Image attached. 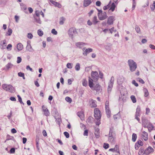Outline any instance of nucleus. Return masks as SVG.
Returning a JSON list of instances; mask_svg holds the SVG:
<instances>
[{
  "instance_id": "obj_1",
  "label": "nucleus",
  "mask_w": 155,
  "mask_h": 155,
  "mask_svg": "<svg viewBox=\"0 0 155 155\" xmlns=\"http://www.w3.org/2000/svg\"><path fill=\"white\" fill-rule=\"evenodd\" d=\"M128 63L130 71L131 72L135 71L137 67V63L133 60L131 59L128 60Z\"/></svg>"
},
{
  "instance_id": "obj_2",
  "label": "nucleus",
  "mask_w": 155,
  "mask_h": 155,
  "mask_svg": "<svg viewBox=\"0 0 155 155\" xmlns=\"http://www.w3.org/2000/svg\"><path fill=\"white\" fill-rule=\"evenodd\" d=\"M141 115V108L139 106H138L136 109L135 114V119L137 120L138 122L140 123V117Z\"/></svg>"
},
{
  "instance_id": "obj_3",
  "label": "nucleus",
  "mask_w": 155,
  "mask_h": 155,
  "mask_svg": "<svg viewBox=\"0 0 155 155\" xmlns=\"http://www.w3.org/2000/svg\"><path fill=\"white\" fill-rule=\"evenodd\" d=\"M117 0H114V2H113L111 4H109V11H111L112 12H114L115 10V8L117 9V6L118 4L117 2Z\"/></svg>"
},
{
  "instance_id": "obj_4",
  "label": "nucleus",
  "mask_w": 155,
  "mask_h": 155,
  "mask_svg": "<svg viewBox=\"0 0 155 155\" xmlns=\"http://www.w3.org/2000/svg\"><path fill=\"white\" fill-rule=\"evenodd\" d=\"M94 117L96 119H101V114L100 110L97 108H95L94 110Z\"/></svg>"
},
{
  "instance_id": "obj_5",
  "label": "nucleus",
  "mask_w": 155,
  "mask_h": 155,
  "mask_svg": "<svg viewBox=\"0 0 155 155\" xmlns=\"http://www.w3.org/2000/svg\"><path fill=\"white\" fill-rule=\"evenodd\" d=\"M2 88L4 90L12 92L13 90V87L11 85L4 84L2 85Z\"/></svg>"
},
{
  "instance_id": "obj_6",
  "label": "nucleus",
  "mask_w": 155,
  "mask_h": 155,
  "mask_svg": "<svg viewBox=\"0 0 155 155\" xmlns=\"http://www.w3.org/2000/svg\"><path fill=\"white\" fill-rule=\"evenodd\" d=\"M115 17L114 16H109L107 19V23L109 25L113 24L114 21L115 20Z\"/></svg>"
},
{
  "instance_id": "obj_7",
  "label": "nucleus",
  "mask_w": 155,
  "mask_h": 155,
  "mask_svg": "<svg viewBox=\"0 0 155 155\" xmlns=\"http://www.w3.org/2000/svg\"><path fill=\"white\" fill-rule=\"evenodd\" d=\"M98 16L99 19L101 20H104L107 17V14L105 12L99 13Z\"/></svg>"
},
{
  "instance_id": "obj_8",
  "label": "nucleus",
  "mask_w": 155,
  "mask_h": 155,
  "mask_svg": "<svg viewBox=\"0 0 155 155\" xmlns=\"http://www.w3.org/2000/svg\"><path fill=\"white\" fill-rule=\"evenodd\" d=\"M91 76L92 78L96 80H97L99 78L98 73L97 71H92L91 73Z\"/></svg>"
},
{
  "instance_id": "obj_9",
  "label": "nucleus",
  "mask_w": 155,
  "mask_h": 155,
  "mask_svg": "<svg viewBox=\"0 0 155 155\" xmlns=\"http://www.w3.org/2000/svg\"><path fill=\"white\" fill-rule=\"evenodd\" d=\"M82 50L84 51L83 54L85 56H87L88 53L91 52L93 51V49L91 48H88L85 49V48H84Z\"/></svg>"
},
{
  "instance_id": "obj_10",
  "label": "nucleus",
  "mask_w": 155,
  "mask_h": 155,
  "mask_svg": "<svg viewBox=\"0 0 155 155\" xmlns=\"http://www.w3.org/2000/svg\"><path fill=\"white\" fill-rule=\"evenodd\" d=\"M42 109L43 112L44 113V114L46 116H48L49 115L50 113L48 109L44 105L42 106Z\"/></svg>"
},
{
  "instance_id": "obj_11",
  "label": "nucleus",
  "mask_w": 155,
  "mask_h": 155,
  "mask_svg": "<svg viewBox=\"0 0 155 155\" xmlns=\"http://www.w3.org/2000/svg\"><path fill=\"white\" fill-rule=\"evenodd\" d=\"M49 1L50 2H51L53 5H54L55 7H57L59 8H61L62 7L61 4H60L58 2H56L52 0H50Z\"/></svg>"
},
{
  "instance_id": "obj_12",
  "label": "nucleus",
  "mask_w": 155,
  "mask_h": 155,
  "mask_svg": "<svg viewBox=\"0 0 155 155\" xmlns=\"http://www.w3.org/2000/svg\"><path fill=\"white\" fill-rule=\"evenodd\" d=\"M92 2L91 0H84L83 6L84 7H87Z\"/></svg>"
},
{
  "instance_id": "obj_13",
  "label": "nucleus",
  "mask_w": 155,
  "mask_h": 155,
  "mask_svg": "<svg viewBox=\"0 0 155 155\" xmlns=\"http://www.w3.org/2000/svg\"><path fill=\"white\" fill-rule=\"evenodd\" d=\"M153 149L150 146L148 147L145 151L146 153L147 154H149L153 153Z\"/></svg>"
},
{
  "instance_id": "obj_14",
  "label": "nucleus",
  "mask_w": 155,
  "mask_h": 155,
  "mask_svg": "<svg viewBox=\"0 0 155 155\" xmlns=\"http://www.w3.org/2000/svg\"><path fill=\"white\" fill-rule=\"evenodd\" d=\"M88 85L90 87L93 89L94 87L93 80L91 78L89 77L88 80Z\"/></svg>"
},
{
  "instance_id": "obj_15",
  "label": "nucleus",
  "mask_w": 155,
  "mask_h": 155,
  "mask_svg": "<svg viewBox=\"0 0 155 155\" xmlns=\"http://www.w3.org/2000/svg\"><path fill=\"white\" fill-rule=\"evenodd\" d=\"M90 105L92 107H96V101L93 99H91L90 101Z\"/></svg>"
},
{
  "instance_id": "obj_16",
  "label": "nucleus",
  "mask_w": 155,
  "mask_h": 155,
  "mask_svg": "<svg viewBox=\"0 0 155 155\" xmlns=\"http://www.w3.org/2000/svg\"><path fill=\"white\" fill-rule=\"evenodd\" d=\"M85 45L86 44L82 42L77 43L75 44L76 46L79 48H81Z\"/></svg>"
},
{
  "instance_id": "obj_17",
  "label": "nucleus",
  "mask_w": 155,
  "mask_h": 155,
  "mask_svg": "<svg viewBox=\"0 0 155 155\" xmlns=\"http://www.w3.org/2000/svg\"><path fill=\"white\" fill-rule=\"evenodd\" d=\"M101 86L98 84H96L94 86L93 88L94 90H96L97 91H99L101 89Z\"/></svg>"
},
{
  "instance_id": "obj_18",
  "label": "nucleus",
  "mask_w": 155,
  "mask_h": 155,
  "mask_svg": "<svg viewBox=\"0 0 155 155\" xmlns=\"http://www.w3.org/2000/svg\"><path fill=\"white\" fill-rule=\"evenodd\" d=\"M76 31L73 28H70L68 31V33L71 35H73V34L76 32Z\"/></svg>"
},
{
  "instance_id": "obj_19",
  "label": "nucleus",
  "mask_w": 155,
  "mask_h": 155,
  "mask_svg": "<svg viewBox=\"0 0 155 155\" xmlns=\"http://www.w3.org/2000/svg\"><path fill=\"white\" fill-rule=\"evenodd\" d=\"M143 138L144 140L146 141L148 139V134L145 131L143 132Z\"/></svg>"
},
{
  "instance_id": "obj_20",
  "label": "nucleus",
  "mask_w": 155,
  "mask_h": 155,
  "mask_svg": "<svg viewBox=\"0 0 155 155\" xmlns=\"http://www.w3.org/2000/svg\"><path fill=\"white\" fill-rule=\"evenodd\" d=\"M17 48L18 51H21L23 48V45L21 43H18L17 45Z\"/></svg>"
},
{
  "instance_id": "obj_21",
  "label": "nucleus",
  "mask_w": 155,
  "mask_h": 155,
  "mask_svg": "<svg viewBox=\"0 0 155 155\" xmlns=\"http://www.w3.org/2000/svg\"><path fill=\"white\" fill-rule=\"evenodd\" d=\"M99 129L98 128L96 129L95 131L94 134L96 138H98L99 136Z\"/></svg>"
},
{
  "instance_id": "obj_22",
  "label": "nucleus",
  "mask_w": 155,
  "mask_h": 155,
  "mask_svg": "<svg viewBox=\"0 0 155 155\" xmlns=\"http://www.w3.org/2000/svg\"><path fill=\"white\" fill-rule=\"evenodd\" d=\"M98 21L97 20V17L96 16H94L92 20V23L93 24L95 25L97 23Z\"/></svg>"
},
{
  "instance_id": "obj_23",
  "label": "nucleus",
  "mask_w": 155,
  "mask_h": 155,
  "mask_svg": "<svg viewBox=\"0 0 155 155\" xmlns=\"http://www.w3.org/2000/svg\"><path fill=\"white\" fill-rule=\"evenodd\" d=\"M113 84L112 83H109L108 87L107 90L108 92H110L111 91Z\"/></svg>"
},
{
  "instance_id": "obj_24",
  "label": "nucleus",
  "mask_w": 155,
  "mask_h": 155,
  "mask_svg": "<svg viewBox=\"0 0 155 155\" xmlns=\"http://www.w3.org/2000/svg\"><path fill=\"white\" fill-rule=\"evenodd\" d=\"M106 112L107 117L109 118L110 117L111 111L109 108L106 109Z\"/></svg>"
},
{
  "instance_id": "obj_25",
  "label": "nucleus",
  "mask_w": 155,
  "mask_h": 155,
  "mask_svg": "<svg viewBox=\"0 0 155 155\" xmlns=\"http://www.w3.org/2000/svg\"><path fill=\"white\" fill-rule=\"evenodd\" d=\"M82 83L84 86L86 87L87 86V81L86 79H84L82 80Z\"/></svg>"
},
{
  "instance_id": "obj_26",
  "label": "nucleus",
  "mask_w": 155,
  "mask_h": 155,
  "mask_svg": "<svg viewBox=\"0 0 155 155\" xmlns=\"http://www.w3.org/2000/svg\"><path fill=\"white\" fill-rule=\"evenodd\" d=\"M144 92V96L147 97L149 95V93L147 90L146 88H144L143 90Z\"/></svg>"
},
{
  "instance_id": "obj_27",
  "label": "nucleus",
  "mask_w": 155,
  "mask_h": 155,
  "mask_svg": "<svg viewBox=\"0 0 155 155\" xmlns=\"http://www.w3.org/2000/svg\"><path fill=\"white\" fill-rule=\"evenodd\" d=\"M137 138V135L136 134L133 133L132 134V140L133 142H135Z\"/></svg>"
},
{
  "instance_id": "obj_28",
  "label": "nucleus",
  "mask_w": 155,
  "mask_h": 155,
  "mask_svg": "<svg viewBox=\"0 0 155 155\" xmlns=\"http://www.w3.org/2000/svg\"><path fill=\"white\" fill-rule=\"evenodd\" d=\"M77 115L81 119H83L84 115L82 112H78L77 113Z\"/></svg>"
},
{
  "instance_id": "obj_29",
  "label": "nucleus",
  "mask_w": 155,
  "mask_h": 155,
  "mask_svg": "<svg viewBox=\"0 0 155 155\" xmlns=\"http://www.w3.org/2000/svg\"><path fill=\"white\" fill-rule=\"evenodd\" d=\"M26 49L29 51H32V48L30 44H28L26 47Z\"/></svg>"
},
{
  "instance_id": "obj_30",
  "label": "nucleus",
  "mask_w": 155,
  "mask_h": 155,
  "mask_svg": "<svg viewBox=\"0 0 155 155\" xmlns=\"http://www.w3.org/2000/svg\"><path fill=\"white\" fill-rule=\"evenodd\" d=\"M12 33V30L11 28H9L6 34V35H10Z\"/></svg>"
},
{
  "instance_id": "obj_31",
  "label": "nucleus",
  "mask_w": 155,
  "mask_h": 155,
  "mask_svg": "<svg viewBox=\"0 0 155 155\" xmlns=\"http://www.w3.org/2000/svg\"><path fill=\"white\" fill-rule=\"evenodd\" d=\"M18 75L19 77H22L23 79H25L24 74L21 72H19L18 73Z\"/></svg>"
},
{
  "instance_id": "obj_32",
  "label": "nucleus",
  "mask_w": 155,
  "mask_h": 155,
  "mask_svg": "<svg viewBox=\"0 0 155 155\" xmlns=\"http://www.w3.org/2000/svg\"><path fill=\"white\" fill-rule=\"evenodd\" d=\"M75 68L76 71L79 70L80 68V64L78 63H77L75 66Z\"/></svg>"
},
{
  "instance_id": "obj_33",
  "label": "nucleus",
  "mask_w": 155,
  "mask_h": 155,
  "mask_svg": "<svg viewBox=\"0 0 155 155\" xmlns=\"http://www.w3.org/2000/svg\"><path fill=\"white\" fill-rule=\"evenodd\" d=\"M65 20L64 18L63 17L61 18L60 19V21H59V23L60 25H62L64 23V22Z\"/></svg>"
},
{
  "instance_id": "obj_34",
  "label": "nucleus",
  "mask_w": 155,
  "mask_h": 155,
  "mask_svg": "<svg viewBox=\"0 0 155 155\" xmlns=\"http://www.w3.org/2000/svg\"><path fill=\"white\" fill-rule=\"evenodd\" d=\"M130 98L133 103H135L136 102V99L134 96H131L130 97Z\"/></svg>"
},
{
  "instance_id": "obj_35",
  "label": "nucleus",
  "mask_w": 155,
  "mask_h": 155,
  "mask_svg": "<svg viewBox=\"0 0 155 155\" xmlns=\"http://www.w3.org/2000/svg\"><path fill=\"white\" fill-rule=\"evenodd\" d=\"M38 34L40 36H42L43 35V32L41 30L39 29L38 31Z\"/></svg>"
},
{
  "instance_id": "obj_36",
  "label": "nucleus",
  "mask_w": 155,
  "mask_h": 155,
  "mask_svg": "<svg viewBox=\"0 0 155 155\" xmlns=\"http://www.w3.org/2000/svg\"><path fill=\"white\" fill-rule=\"evenodd\" d=\"M114 138L112 135L109 136L108 137V140L110 142H113L114 140Z\"/></svg>"
},
{
  "instance_id": "obj_37",
  "label": "nucleus",
  "mask_w": 155,
  "mask_h": 155,
  "mask_svg": "<svg viewBox=\"0 0 155 155\" xmlns=\"http://www.w3.org/2000/svg\"><path fill=\"white\" fill-rule=\"evenodd\" d=\"M145 153L143 149L140 150L138 152L139 155H144Z\"/></svg>"
},
{
  "instance_id": "obj_38",
  "label": "nucleus",
  "mask_w": 155,
  "mask_h": 155,
  "mask_svg": "<svg viewBox=\"0 0 155 155\" xmlns=\"http://www.w3.org/2000/svg\"><path fill=\"white\" fill-rule=\"evenodd\" d=\"M66 101L69 103H71L72 101V99L71 98L68 97H67L65 99Z\"/></svg>"
},
{
  "instance_id": "obj_39",
  "label": "nucleus",
  "mask_w": 155,
  "mask_h": 155,
  "mask_svg": "<svg viewBox=\"0 0 155 155\" xmlns=\"http://www.w3.org/2000/svg\"><path fill=\"white\" fill-rule=\"evenodd\" d=\"M109 145L108 143H104L103 145V147L106 149L109 147Z\"/></svg>"
},
{
  "instance_id": "obj_40",
  "label": "nucleus",
  "mask_w": 155,
  "mask_h": 155,
  "mask_svg": "<svg viewBox=\"0 0 155 155\" xmlns=\"http://www.w3.org/2000/svg\"><path fill=\"white\" fill-rule=\"evenodd\" d=\"M135 30L138 33H139L140 31V28H139V27L137 25L136 26Z\"/></svg>"
},
{
  "instance_id": "obj_41",
  "label": "nucleus",
  "mask_w": 155,
  "mask_h": 155,
  "mask_svg": "<svg viewBox=\"0 0 155 155\" xmlns=\"http://www.w3.org/2000/svg\"><path fill=\"white\" fill-rule=\"evenodd\" d=\"M133 0V5H132V10H134L135 7L136 5V2L135 1V0Z\"/></svg>"
},
{
  "instance_id": "obj_42",
  "label": "nucleus",
  "mask_w": 155,
  "mask_h": 155,
  "mask_svg": "<svg viewBox=\"0 0 155 155\" xmlns=\"http://www.w3.org/2000/svg\"><path fill=\"white\" fill-rule=\"evenodd\" d=\"M109 31L110 33L111 34H112L113 32H116V30L114 29V27H112L111 28L109 29Z\"/></svg>"
},
{
  "instance_id": "obj_43",
  "label": "nucleus",
  "mask_w": 155,
  "mask_h": 155,
  "mask_svg": "<svg viewBox=\"0 0 155 155\" xmlns=\"http://www.w3.org/2000/svg\"><path fill=\"white\" fill-rule=\"evenodd\" d=\"M105 109H109V101H106L105 103Z\"/></svg>"
},
{
  "instance_id": "obj_44",
  "label": "nucleus",
  "mask_w": 155,
  "mask_h": 155,
  "mask_svg": "<svg viewBox=\"0 0 155 155\" xmlns=\"http://www.w3.org/2000/svg\"><path fill=\"white\" fill-rule=\"evenodd\" d=\"M137 80L141 83H142V84H144L145 83V82L141 78H138Z\"/></svg>"
},
{
  "instance_id": "obj_45",
  "label": "nucleus",
  "mask_w": 155,
  "mask_h": 155,
  "mask_svg": "<svg viewBox=\"0 0 155 155\" xmlns=\"http://www.w3.org/2000/svg\"><path fill=\"white\" fill-rule=\"evenodd\" d=\"M67 67L68 68L71 69L72 68V64L70 63H68L67 64Z\"/></svg>"
},
{
  "instance_id": "obj_46",
  "label": "nucleus",
  "mask_w": 155,
  "mask_h": 155,
  "mask_svg": "<svg viewBox=\"0 0 155 155\" xmlns=\"http://www.w3.org/2000/svg\"><path fill=\"white\" fill-rule=\"evenodd\" d=\"M137 143L140 146H142L143 145V143L141 140H138Z\"/></svg>"
},
{
  "instance_id": "obj_47",
  "label": "nucleus",
  "mask_w": 155,
  "mask_h": 155,
  "mask_svg": "<svg viewBox=\"0 0 155 155\" xmlns=\"http://www.w3.org/2000/svg\"><path fill=\"white\" fill-rule=\"evenodd\" d=\"M12 47V45L10 44H9L7 45V48L8 50L10 51L11 50Z\"/></svg>"
},
{
  "instance_id": "obj_48",
  "label": "nucleus",
  "mask_w": 155,
  "mask_h": 155,
  "mask_svg": "<svg viewBox=\"0 0 155 155\" xmlns=\"http://www.w3.org/2000/svg\"><path fill=\"white\" fill-rule=\"evenodd\" d=\"M27 37L29 39H31L33 37V35L31 33H28L27 35Z\"/></svg>"
},
{
  "instance_id": "obj_49",
  "label": "nucleus",
  "mask_w": 155,
  "mask_h": 155,
  "mask_svg": "<svg viewBox=\"0 0 155 155\" xmlns=\"http://www.w3.org/2000/svg\"><path fill=\"white\" fill-rule=\"evenodd\" d=\"M51 33L54 35H56L57 34V32L54 29H53L51 30Z\"/></svg>"
},
{
  "instance_id": "obj_50",
  "label": "nucleus",
  "mask_w": 155,
  "mask_h": 155,
  "mask_svg": "<svg viewBox=\"0 0 155 155\" xmlns=\"http://www.w3.org/2000/svg\"><path fill=\"white\" fill-rule=\"evenodd\" d=\"M64 134L66 138H68L69 137V134L68 132H64Z\"/></svg>"
},
{
  "instance_id": "obj_51",
  "label": "nucleus",
  "mask_w": 155,
  "mask_h": 155,
  "mask_svg": "<svg viewBox=\"0 0 155 155\" xmlns=\"http://www.w3.org/2000/svg\"><path fill=\"white\" fill-rule=\"evenodd\" d=\"M97 121H96L95 122L96 124V125L99 126L101 124V122H100V119H96Z\"/></svg>"
},
{
  "instance_id": "obj_52",
  "label": "nucleus",
  "mask_w": 155,
  "mask_h": 155,
  "mask_svg": "<svg viewBox=\"0 0 155 155\" xmlns=\"http://www.w3.org/2000/svg\"><path fill=\"white\" fill-rule=\"evenodd\" d=\"M88 130H86L84 131V136H87L88 135Z\"/></svg>"
},
{
  "instance_id": "obj_53",
  "label": "nucleus",
  "mask_w": 155,
  "mask_h": 155,
  "mask_svg": "<svg viewBox=\"0 0 155 155\" xmlns=\"http://www.w3.org/2000/svg\"><path fill=\"white\" fill-rule=\"evenodd\" d=\"M114 78L113 77H112L111 78V79L109 82V83H112V84H114Z\"/></svg>"
},
{
  "instance_id": "obj_54",
  "label": "nucleus",
  "mask_w": 155,
  "mask_h": 155,
  "mask_svg": "<svg viewBox=\"0 0 155 155\" xmlns=\"http://www.w3.org/2000/svg\"><path fill=\"white\" fill-rule=\"evenodd\" d=\"M21 61V57H18L17 58V62L18 63H19Z\"/></svg>"
},
{
  "instance_id": "obj_55",
  "label": "nucleus",
  "mask_w": 155,
  "mask_h": 155,
  "mask_svg": "<svg viewBox=\"0 0 155 155\" xmlns=\"http://www.w3.org/2000/svg\"><path fill=\"white\" fill-rule=\"evenodd\" d=\"M132 83L136 87H138V84L136 82L135 80H133L132 81Z\"/></svg>"
},
{
  "instance_id": "obj_56",
  "label": "nucleus",
  "mask_w": 155,
  "mask_h": 155,
  "mask_svg": "<svg viewBox=\"0 0 155 155\" xmlns=\"http://www.w3.org/2000/svg\"><path fill=\"white\" fill-rule=\"evenodd\" d=\"M17 97L18 98V101H19V102L20 103L22 104L23 102L22 101V99H21V97H20V96L19 95H18Z\"/></svg>"
},
{
  "instance_id": "obj_57",
  "label": "nucleus",
  "mask_w": 155,
  "mask_h": 155,
  "mask_svg": "<svg viewBox=\"0 0 155 155\" xmlns=\"http://www.w3.org/2000/svg\"><path fill=\"white\" fill-rule=\"evenodd\" d=\"M73 81V79H68V84L69 85H71L72 84V82Z\"/></svg>"
},
{
  "instance_id": "obj_58",
  "label": "nucleus",
  "mask_w": 155,
  "mask_h": 155,
  "mask_svg": "<svg viewBox=\"0 0 155 155\" xmlns=\"http://www.w3.org/2000/svg\"><path fill=\"white\" fill-rule=\"evenodd\" d=\"M42 134L44 136L46 137L47 136V132L45 130H43L42 131Z\"/></svg>"
},
{
  "instance_id": "obj_59",
  "label": "nucleus",
  "mask_w": 155,
  "mask_h": 155,
  "mask_svg": "<svg viewBox=\"0 0 155 155\" xmlns=\"http://www.w3.org/2000/svg\"><path fill=\"white\" fill-rule=\"evenodd\" d=\"M101 5V2L99 1H97L96 2V5L98 6H100Z\"/></svg>"
},
{
  "instance_id": "obj_60",
  "label": "nucleus",
  "mask_w": 155,
  "mask_h": 155,
  "mask_svg": "<svg viewBox=\"0 0 155 155\" xmlns=\"http://www.w3.org/2000/svg\"><path fill=\"white\" fill-rule=\"evenodd\" d=\"M109 4H108L107 6H104L103 7V9L104 10H106L107 9H109Z\"/></svg>"
},
{
  "instance_id": "obj_61",
  "label": "nucleus",
  "mask_w": 155,
  "mask_h": 155,
  "mask_svg": "<svg viewBox=\"0 0 155 155\" xmlns=\"http://www.w3.org/2000/svg\"><path fill=\"white\" fill-rule=\"evenodd\" d=\"M139 145H138L137 143H136L135 145V149H136V150H138L139 147Z\"/></svg>"
},
{
  "instance_id": "obj_62",
  "label": "nucleus",
  "mask_w": 155,
  "mask_h": 155,
  "mask_svg": "<svg viewBox=\"0 0 155 155\" xmlns=\"http://www.w3.org/2000/svg\"><path fill=\"white\" fill-rule=\"evenodd\" d=\"M149 47L152 49H155V46L153 45L150 44L149 45Z\"/></svg>"
},
{
  "instance_id": "obj_63",
  "label": "nucleus",
  "mask_w": 155,
  "mask_h": 155,
  "mask_svg": "<svg viewBox=\"0 0 155 155\" xmlns=\"http://www.w3.org/2000/svg\"><path fill=\"white\" fill-rule=\"evenodd\" d=\"M153 7H150L151 9L152 10H153L155 8V1H154V2H153Z\"/></svg>"
},
{
  "instance_id": "obj_64",
  "label": "nucleus",
  "mask_w": 155,
  "mask_h": 155,
  "mask_svg": "<svg viewBox=\"0 0 155 155\" xmlns=\"http://www.w3.org/2000/svg\"><path fill=\"white\" fill-rule=\"evenodd\" d=\"M11 132L13 134L17 132V131L15 128H13L11 130Z\"/></svg>"
}]
</instances>
